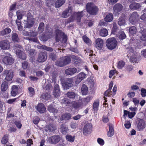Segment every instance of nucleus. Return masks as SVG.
<instances>
[{
    "mask_svg": "<svg viewBox=\"0 0 146 146\" xmlns=\"http://www.w3.org/2000/svg\"><path fill=\"white\" fill-rule=\"evenodd\" d=\"M140 7V4L139 3H133L129 5L130 8L132 10H135L138 9Z\"/></svg>",
    "mask_w": 146,
    "mask_h": 146,
    "instance_id": "e433bc0d",
    "label": "nucleus"
},
{
    "mask_svg": "<svg viewBox=\"0 0 146 146\" xmlns=\"http://www.w3.org/2000/svg\"><path fill=\"white\" fill-rule=\"evenodd\" d=\"M28 90L29 91V94L30 97H32L35 94V91L34 88L32 87H30L28 88Z\"/></svg>",
    "mask_w": 146,
    "mask_h": 146,
    "instance_id": "864d4df0",
    "label": "nucleus"
},
{
    "mask_svg": "<svg viewBox=\"0 0 146 146\" xmlns=\"http://www.w3.org/2000/svg\"><path fill=\"white\" fill-rule=\"evenodd\" d=\"M14 123L18 129H20L21 128L22 125L20 121H15Z\"/></svg>",
    "mask_w": 146,
    "mask_h": 146,
    "instance_id": "680f3d73",
    "label": "nucleus"
},
{
    "mask_svg": "<svg viewBox=\"0 0 146 146\" xmlns=\"http://www.w3.org/2000/svg\"><path fill=\"white\" fill-rule=\"evenodd\" d=\"M16 14L17 16V19L15 21H17L18 22L21 21V20L22 19L23 16L22 14L20 12L18 11H17Z\"/></svg>",
    "mask_w": 146,
    "mask_h": 146,
    "instance_id": "6e6d98bb",
    "label": "nucleus"
},
{
    "mask_svg": "<svg viewBox=\"0 0 146 146\" xmlns=\"http://www.w3.org/2000/svg\"><path fill=\"white\" fill-rule=\"evenodd\" d=\"M70 50L72 52H74L75 53L78 54L79 53V51L78 48L75 47L71 46L70 48Z\"/></svg>",
    "mask_w": 146,
    "mask_h": 146,
    "instance_id": "052dcab7",
    "label": "nucleus"
},
{
    "mask_svg": "<svg viewBox=\"0 0 146 146\" xmlns=\"http://www.w3.org/2000/svg\"><path fill=\"white\" fill-rule=\"evenodd\" d=\"M71 117V115L70 113H65L61 116L60 119L62 120H68L70 119Z\"/></svg>",
    "mask_w": 146,
    "mask_h": 146,
    "instance_id": "ea45409f",
    "label": "nucleus"
},
{
    "mask_svg": "<svg viewBox=\"0 0 146 146\" xmlns=\"http://www.w3.org/2000/svg\"><path fill=\"white\" fill-rule=\"evenodd\" d=\"M29 32V37H26V39L34 42H37L38 41L36 36L37 35V32L34 30H30Z\"/></svg>",
    "mask_w": 146,
    "mask_h": 146,
    "instance_id": "20e7f679",
    "label": "nucleus"
},
{
    "mask_svg": "<svg viewBox=\"0 0 146 146\" xmlns=\"http://www.w3.org/2000/svg\"><path fill=\"white\" fill-rule=\"evenodd\" d=\"M82 38L84 42L88 45H90L92 43V41L86 35L83 36Z\"/></svg>",
    "mask_w": 146,
    "mask_h": 146,
    "instance_id": "c03bdc74",
    "label": "nucleus"
},
{
    "mask_svg": "<svg viewBox=\"0 0 146 146\" xmlns=\"http://www.w3.org/2000/svg\"><path fill=\"white\" fill-rule=\"evenodd\" d=\"M40 97L46 100H48L51 98L50 96L47 93L42 94Z\"/></svg>",
    "mask_w": 146,
    "mask_h": 146,
    "instance_id": "de8ad7c7",
    "label": "nucleus"
},
{
    "mask_svg": "<svg viewBox=\"0 0 146 146\" xmlns=\"http://www.w3.org/2000/svg\"><path fill=\"white\" fill-rule=\"evenodd\" d=\"M48 110L50 112L56 113L58 112V110L55 108L53 105L50 104L48 107Z\"/></svg>",
    "mask_w": 146,
    "mask_h": 146,
    "instance_id": "72a5a7b5",
    "label": "nucleus"
},
{
    "mask_svg": "<svg viewBox=\"0 0 146 146\" xmlns=\"http://www.w3.org/2000/svg\"><path fill=\"white\" fill-rule=\"evenodd\" d=\"M60 129L61 133L64 134H66L67 132L68 127L65 124H63L61 125Z\"/></svg>",
    "mask_w": 146,
    "mask_h": 146,
    "instance_id": "a19ab883",
    "label": "nucleus"
},
{
    "mask_svg": "<svg viewBox=\"0 0 146 146\" xmlns=\"http://www.w3.org/2000/svg\"><path fill=\"white\" fill-rule=\"evenodd\" d=\"M36 108L37 110L40 113H44L46 109L44 104L41 103H39Z\"/></svg>",
    "mask_w": 146,
    "mask_h": 146,
    "instance_id": "6ab92c4d",
    "label": "nucleus"
},
{
    "mask_svg": "<svg viewBox=\"0 0 146 146\" xmlns=\"http://www.w3.org/2000/svg\"><path fill=\"white\" fill-rule=\"evenodd\" d=\"M11 90V95L14 97L16 96L18 92L19 88L17 86L13 85L12 87Z\"/></svg>",
    "mask_w": 146,
    "mask_h": 146,
    "instance_id": "5701e85b",
    "label": "nucleus"
},
{
    "mask_svg": "<svg viewBox=\"0 0 146 146\" xmlns=\"http://www.w3.org/2000/svg\"><path fill=\"white\" fill-rule=\"evenodd\" d=\"M137 29L135 26L131 27L129 29V33L132 35L135 34L137 31Z\"/></svg>",
    "mask_w": 146,
    "mask_h": 146,
    "instance_id": "603ef678",
    "label": "nucleus"
},
{
    "mask_svg": "<svg viewBox=\"0 0 146 146\" xmlns=\"http://www.w3.org/2000/svg\"><path fill=\"white\" fill-rule=\"evenodd\" d=\"M75 19V17L73 15H72L68 19L67 23H69L73 22Z\"/></svg>",
    "mask_w": 146,
    "mask_h": 146,
    "instance_id": "e2e57ef3",
    "label": "nucleus"
},
{
    "mask_svg": "<svg viewBox=\"0 0 146 146\" xmlns=\"http://www.w3.org/2000/svg\"><path fill=\"white\" fill-rule=\"evenodd\" d=\"M119 35H118L117 36L119 39L123 40L126 38V35L123 31H119Z\"/></svg>",
    "mask_w": 146,
    "mask_h": 146,
    "instance_id": "8fccbe9b",
    "label": "nucleus"
},
{
    "mask_svg": "<svg viewBox=\"0 0 146 146\" xmlns=\"http://www.w3.org/2000/svg\"><path fill=\"white\" fill-rule=\"evenodd\" d=\"M28 63L27 61L23 62L22 63V67L24 69H26L28 66Z\"/></svg>",
    "mask_w": 146,
    "mask_h": 146,
    "instance_id": "69168bd1",
    "label": "nucleus"
},
{
    "mask_svg": "<svg viewBox=\"0 0 146 146\" xmlns=\"http://www.w3.org/2000/svg\"><path fill=\"white\" fill-rule=\"evenodd\" d=\"M113 18V16L111 13H109L106 15L104 18V20L106 22H110L112 21Z\"/></svg>",
    "mask_w": 146,
    "mask_h": 146,
    "instance_id": "c85d7f7f",
    "label": "nucleus"
},
{
    "mask_svg": "<svg viewBox=\"0 0 146 146\" xmlns=\"http://www.w3.org/2000/svg\"><path fill=\"white\" fill-rule=\"evenodd\" d=\"M50 58L53 61L55 60L56 58V54L52 53L49 55Z\"/></svg>",
    "mask_w": 146,
    "mask_h": 146,
    "instance_id": "338daca9",
    "label": "nucleus"
},
{
    "mask_svg": "<svg viewBox=\"0 0 146 146\" xmlns=\"http://www.w3.org/2000/svg\"><path fill=\"white\" fill-rule=\"evenodd\" d=\"M93 97L91 96H87L86 98H83L81 101L82 104L84 106H86L92 100Z\"/></svg>",
    "mask_w": 146,
    "mask_h": 146,
    "instance_id": "b1692460",
    "label": "nucleus"
},
{
    "mask_svg": "<svg viewBox=\"0 0 146 146\" xmlns=\"http://www.w3.org/2000/svg\"><path fill=\"white\" fill-rule=\"evenodd\" d=\"M98 143L100 145H103L104 144V141L102 139L99 138L97 139Z\"/></svg>",
    "mask_w": 146,
    "mask_h": 146,
    "instance_id": "774afa93",
    "label": "nucleus"
},
{
    "mask_svg": "<svg viewBox=\"0 0 146 146\" xmlns=\"http://www.w3.org/2000/svg\"><path fill=\"white\" fill-rule=\"evenodd\" d=\"M35 22L34 18L27 17V19L25 25V27L28 28H31L33 26Z\"/></svg>",
    "mask_w": 146,
    "mask_h": 146,
    "instance_id": "9b49d317",
    "label": "nucleus"
},
{
    "mask_svg": "<svg viewBox=\"0 0 146 146\" xmlns=\"http://www.w3.org/2000/svg\"><path fill=\"white\" fill-rule=\"evenodd\" d=\"M109 127V130L107 132V135L109 137H111L114 134V130L113 125L110 123L108 124Z\"/></svg>",
    "mask_w": 146,
    "mask_h": 146,
    "instance_id": "412c9836",
    "label": "nucleus"
},
{
    "mask_svg": "<svg viewBox=\"0 0 146 146\" xmlns=\"http://www.w3.org/2000/svg\"><path fill=\"white\" fill-rule=\"evenodd\" d=\"M44 24L43 22H41L39 24L38 29V31L39 33H42L44 30Z\"/></svg>",
    "mask_w": 146,
    "mask_h": 146,
    "instance_id": "58836bf2",
    "label": "nucleus"
},
{
    "mask_svg": "<svg viewBox=\"0 0 146 146\" xmlns=\"http://www.w3.org/2000/svg\"><path fill=\"white\" fill-rule=\"evenodd\" d=\"M106 43L107 48L110 50L115 48L117 44V41L114 37L108 38L106 40Z\"/></svg>",
    "mask_w": 146,
    "mask_h": 146,
    "instance_id": "f03ea898",
    "label": "nucleus"
},
{
    "mask_svg": "<svg viewBox=\"0 0 146 146\" xmlns=\"http://www.w3.org/2000/svg\"><path fill=\"white\" fill-rule=\"evenodd\" d=\"M60 93L59 85L56 83H55L53 91V95L54 97L56 98H57L60 96Z\"/></svg>",
    "mask_w": 146,
    "mask_h": 146,
    "instance_id": "a211bd4d",
    "label": "nucleus"
},
{
    "mask_svg": "<svg viewBox=\"0 0 146 146\" xmlns=\"http://www.w3.org/2000/svg\"><path fill=\"white\" fill-rule=\"evenodd\" d=\"M10 46L9 44L5 40L0 41V47L1 49L4 50L8 49Z\"/></svg>",
    "mask_w": 146,
    "mask_h": 146,
    "instance_id": "2eb2a0df",
    "label": "nucleus"
},
{
    "mask_svg": "<svg viewBox=\"0 0 146 146\" xmlns=\"http://www.w3.org/2000/svg\"><path fill=\"white\" fill-rule=\"evenodd\" d=\"M104 44V42L103 40L100 38H98L95 41V45L96 47L99 50H100L102 48Z\"/></svg>",
    "mask_w": 146,
    "mask_h": 146,
    "instance_id": "4468645a",
    "label": "nucleus"
},
{
    "mask_svg": "<svg viewBox=\"0 0 146 146\" xmlns=\"http://www.w3.org/2000/svg\"><path fill=\"white\" fill-rule=\"evenodd\" d=\"M75 137L72 136L71 135H67L66 136V140L69 141L73 142L75 140Z\"/></svg>",
    "mask_w": 146,
    "mask_h": 146,
    "instance_id": "4d7b16f0",
    "label": "nucleus"
},
{
    "mask_svg": "<svg viewBox=\"0 0 146 146\" xmlns=\"http://www.w3.org/2000/svg\"><path fill=\"white\" fill-rule=\"evenodd\" d=\"M61 140V137L60 135H54L49 137L48 138V141L51 144H57Z\"/></svg>",
    "mask_w": 146,
    "mask_h": 146,
    "instance_id": "0eeeda50",
    "label": "nucleus"
},
{
    "mask_svg": "<svg viewBox=\"0 0 146 146\" xmlns=\"http://www.w3.org/2000/svg\"><path fill=\"white\" fill-rule=\"evenodd\" d=\"M17 54L19 56V57L23 60H25L26 58V55L23 53V52L20 50H18L16 52Z\"/></svg>",
    "mask_w": 146,
    "mask_h": 146,
    "instance_id": "bb28decb",
    "label": "nucleus"
},
{
    "mask_svg": "<svg viewBox=\"0 0 146 146\" xmlns=\"http://www.w3.org/2000/svg\"><path fill=\"white\" fill-rule=\"evenodd\" d=\"M86 76V74L83 72H81L79 73L75 81L76 84L77 85L79 84L81 81L85 78Z\"/></svg>",
    "mask_w": 146,
    "mask_h": 146,
    "instance_id": "ddd939ff",
    "label": "nucleus"
},
{
    "mask_svg": "<svg viewBox=\"0 0 146 146\" xmlns=\"http://www.w3.org/2000/svg\"><path fill=\"white\" fill-rule=\"evenodd\" d=\"M92 123H88L86 124L83 129V134L86 135L92 132Z\"/></svg>",
    "mask_w": 146,
    "mask_h": 146,
    "instance_id": "423d86ee",
    "label": "nucleus"
},
{
    "mask_svg": "<svg viewBox=\"0 0 146 146\" xmlns=\"http://www.w3.org/2000/svg\"><path fill=\"white\" fill-rule=\"evenodd\" d=\"M73 108L75 109H77L80 108H82L83 106L82 102H78L76 101H74L72 104Z\"/></svg>",
    "mask_w": 146,
    "mask_h": 146,
    "instance_id": "393cba45",
    "label": "nucleus"
},
{
    "mask_svg": "<svg viewBox=\"0 0 146 146\" xmlns=\"http://www.w3.org/2000/svg\"><path fill=\"white\" fill-rule=\"evenodd\" d=\"M118 29V27L117 23L115 22H114L113 24V27L111 30V34L114 35L116 34Z\"/></svg>",
    "mask_w": 146,
    "mask_h": 146,
    "instance_id": "c756f323",
    "label": "nucleus"
},
{
    "mask_svg": "<svg viewBox=\"0 0 146 146\" xmlns=\"http://www.w3.org/2000/svg\"><path fill=\"white\" fill-rule=\"evenodd\" d=\"M61 102L62 103L65 104L66 106L68 105L71 104L70 100L66 98H64L62 100Z\"/></svg>",
    "mask_w": 146,
    "mask_h": 146,
    "instance_id": "5fc2aeb1",
    "label": "nucleus"
},
{
    "mask_svg": "<svg viewBox=\"0 0 146 146\" xmlns=\"http://www.w3.org/2000/svg\"><path fill=\"white\" fill-rule=\"evenodd\" d=\"M16 24L17 25L18 30L19 31H21L23 29V27L21 25V21L18 22L17 21H15Z\"/></svg>",
    "mask_w": 146,
    "mask_h": 146,
    "instance_id": "13d9d810",
    "label": "nucleus"
},
{
    "mask_svg": "<svg viewBox=\"0 0 146 146\" xmlns=\"http://www.w3.org/2000/svg\"><path fill=\"white\" fill-rule=\"evenodd\" d=\"M65 0H57L55 2V6L56 8H59L65 3Z\"/></svg>",
    "mask_w": 146,
    "mask_h": 146,
    "instance_id": "f704fd0d",
    "label": "nucleus"
},
{
    "mask_svg": "<svg viewBox=\"0 0 146 146\" xmlns=\"http://www.w3.org/2000/svg\"><path fill=\"white\" fill-rule=\"evenodd\" d=\"M99 105V100L94 101L92 107L94 111L97 112L98 110Z\"/></svg>",
    "mask_w": 146,
    "mask_h": 146,
    "instance_id": "4c0bfd02",
    "label": "nucleus"
},
{
    "mask_svg": "<svg viewBox=\"0 0 146 146\" xmlns=\"http://www.w3.org/2000/svg\"><path fill=\"white\" fill-rule=\"evenodd\" d=\"M55 32L56 34V42H58L60 41L61 37L64 35L65 34L64 33L58 29H56L55 31Z\"/></svg>",
    "mask_w": 146,
    "mask_h": 146,
    "instance_id": "f8f14e48",
    "label": "nucleus"
},
{
    "mask_svg": "<svg viewBox=\"0 0 146 146\" xmlns=\"http://www.w3.org/2000/svg\"><path fill=\"white\" fill-rule=\"evenodd\" d=\"M8 83L5 81L3 82L1 85V89L3 92L6 91L8 88Z\"/></svg>",
    "mask_w": 146,
    "mask_h": 146,
    "instance_id": "79ce46f5",
    "label": "nucleus"
},
{
    "mask_svg": "<svg viewBox=\"0 0 146 146\" xmlns=\"http://www.w3.org/2000/svg\"><path fill=\"white\" fill-rule=\"evenodd\" d=\"M47 57L46 53L44 52H41L38 55L37 60L39 62H43L47 59Z\"/></svg>",
    "mask_w": 146,
    "mask_h": 146,
    "instance_id": "9d476101",
    "label": "nucleus"
},
{
    "mask_svg": "<svg viewBox=\"0 0 146 146\" xmlns=\"http://www.w3.org/2000/svg\"><path fill=\"white\" fill-rule=\"evenodd\" d=\"M62 57L65 65L70 63L71 60L70 57L68 56H64Z\"/></svg>",
    "mask_w": 146,
    "mask_h": 146,
    "instance_id": "37998d69",
    "label": "nucleus"
},
{
    "mask_svg": "<svg viewBox=\"0 0 146 146\" xmlns=\"http://www.w3.org/2000/svg\"><path fill=\"white\" fill-rule=\"evenodd\" d=\"M81 90L82 95H86L88 92V88L85 84H83L82 85Z\"/></svg>",
    "mask_w": 146,
    "mask_h": 146,
    "instance_id": "473e14b6",
    "label": "nucleus"
},
{
    "mask_svg": "<svg viewBox=\"0 0 146 146\" xmlns=\"http://www.w3.org/2000/svg\"><path fill=\"white\" fill-rule=\"evenodd\" d=\"M11 32V29L7 27L3 30L0 31V36H4L10 33Z\"/></svg>",
    "mask_w": 146,
    "mask_h": 146,
    "instance_id": "7c9ffc66",
    "label": "nucleus"
},
{
    "mask_svg": "<svg viewBox=\"0 0 146 146\" xmlns=\"http://www.w3.org/2000/svg\"><path fill=\"white\" fill-rule=\"evenodd\" d=\"M123 7V6L121 4L117 3L114 5L113 11L114 12L119 14V12L122 10Z\"/></svg>",
    "mask_w": 146,
    "mask_h": 146,
    "instance_id": "f3484780",
    "label": "nucleus"
},
{
    "mask_svg": "<svg viewBox=\"0 0 146 146\" xmlns=\"http://www.w3.org/2000/svg\"><path fill=\"white\" fill-rule=\"evenodd\" d=\"M113 84V82L111 81L109 84L108 89L104 93V95L106 96H108L110 92H111V90Z\"/></svg>",
    "mask_w": 146,
    "mask_h": 146,
    "instance_id": "2f4dec72",
    "label": "nucleus"
},
{
    "mask_svg": "<svg viewBox=\"0 0 146 146\" xmlns=\"http://www.w3.org/2000/svg\"><path fill=\"white\" fill-rule=\"evenodd\" d=\"M56 65L60 67H63L65 66L62 57L61 58L57 61L56 62Z\"/></svg>",
    "mask_w": 146,
    "mask_h": 146,
    "instance_id": "a18cd8bd",
    "label": "nucleus"
},
{
    "mask_svg": "<svg viewBox=\"0 0 146 146\" xmlns=\"http://www.w3.org/2000/svg\"><path fill=\"white\" fill-rule=\"evenodd\" d=\"M77 71V69L75 68H70L66 69L65 71V73L66 75H72Z\"/></svg>",
    "mask_w": 146,
    "mask_h": 146,
    "instance_id": "aec40b11",
    "label": "nucleus"
},
{
    "mask_svg": "<svg viewBox=\"0 0 146 146\" xmlns=\"http://www.w3.org/2000/svg\"><path fill=\"white\" fill-rule=\"evenodd\" d=\"M141 95L143 97H145L146 96V89L142 88L141 90Z\"/></svg>",
    "mask_w": 146,
    "mask_h": 146,
    "instance_id": "0e129e2a",
    "label": "nucleus"
},
{
    "mask_svg": "<svg viewBox=\"0 0 146 146\" xmlns=\"http://www.w3.org/2000/svg\"><path fill=\"white\" fill-rule=\"evenodd\" d=\"M146 127V123L143 119H140L138 121L137 129L138 131H142Z\"/></svg>",
    "mask_w": 146,
    "mask_h": 146,
    "instance_id": "6e6552de",
    "label": "nucleus"
},
{
    "mask_svg": "<svg viewBox=\"0 0 146 146\" xmlns=\"http://www.w3.org/2000/svg\"><path fill=\"white\" fill-rule=\"evenodd\" d=\"M3 75L6 76L5 78V80L9 81L12 80L14 75V73L12 70H5L3 71Z\"/></svg>",
    "mask_w": 146,
    "mask_h": 146,
    "instance_id": "39448f33",
    "label": "nucleus"
},
{
    "mask_svg": "<svg viewBox=\"0 0 146 146\" xmlns=\"http://www.w3.org/2000/svg\"><path fill=\"white\" fill-rule=\"evenodd\" d=\"M108 31L106 29H102L100 31V35L102 36L105 37L108 35Z\"/></svg>",
    "mask_w": 146,
    "mask_h": 146,
    "instance_id": "c9c22d12",
    "label": "nucleus"
},
{
    "mask_svg": "<svg viewBox=\"0 0 146 146\" xmlns=\"http://www.w3.org/2000/svg\"><path fill=\"white\" fill-rule=\"evenodd\" d=\"M83 11H82L75 13L76 17V20L78 22L80 23L81 22V18L83 16Z\"/></svg>",
    "mask_w": 146,
    "mask_h": 146,
    "instance_id": "cd10ccee",
    "label": "nucleus"
},
{
    "mask_svg": "<svg viewBox=\"0 0 146 146\" xmlns=\"http://www.w3.org/2000/svg\"><path fill=\"white\" fill-rule=\"evenodd\" d=\"M74 82L73 78H68L64 82H62V85L64 89L67 90L73 86Z\"/></svg>",
    "mask_w": 146,
    "mask_h": 146,
    "instance_id": "7ed1b4c3",
    "label": "nucleus"
},
{
    "mask_svg": "<svg viewBox=\"0 0 146 146\" xmlns=\"http://www.w3.org/2000/svg\"><path fill=\"white\" fill-rule=\"evenodd\" d=\"M8 141V135L7 134L5 135L3 137L1 142L2 144H6Z\"/></svg>",
    "mask_w": 146,
    "mask_h": 146,
    "instance_id": "09e8293b",
    "label": "nucleus"
},
{
    "mask_svg": "<svg viewBox=\"0 0 146 146\" xmlns=\"http://www.w3.org/2000/svg\"><path fill=\"white\" fill-rule=\"evenodd\" d=\"M139 17V16L137 12H133L131 14L129 18L130 21L132 24H134Z\"/></svg>",
    "mask_w": 146,
    "mask_h": 146,
    "instance_id": "dca6fc26",
    "label": "nucleus"
},
{
    "mask_svg": "<svg viewBox=\"0 0 146 146\" xmlns=\"http://www.w3.org/2000/svg\"><path fill=\"white\" fill-rule=\"evenodd\" d=\"M67 96L70 99H74L76 96L75 93L73 92L69 91L66 94Z\"/></svg>",
    "mask_w": 146,
    "mask_h": 146,
    "instance_id": "49530a36",
    "label": "nucleus"
},
{
    "mask_svg": "<svg viewBox=\"0 0 146 146\" xmlns=\"http://www.w3.org/2000/svg\"><path fill=\"white\" fill-rule=\"evenodd\" d=\"M71 58L73 60V61L76 63H78L80 62V58L78 56L72 55Z\"/></svg>",
    "mask_w": 146,
    "mask_h": 146,
    "instance_id": "3c124183",
    "label": "nucleus"
},
{
    "mask_svg": "<svg viewBox=\"0 0 146 146\" xmlns=\"http://www.w3.org/2000/svg\"><path fill=\"white\" fill-rule=\"evenodd\" d=\"M11 38L12 41L14 43H18L20 42V39L17 34L14 32L13 31L12 32Z\"/></svg>",
    "mask_w": 146,
    "mask_h": 146,
    "instance_id": "4be33fe9",
    "label": "nucleus"
},
{
    "mask_svg": "<svg viewBox=\"0 0 146 146\" xmlns=\"http://www.w3.org/2000/svg\"><path fill=\"white\" fill-rule=\"evenodd\" d=\"M125 23V15H122L119 17L118 22V25L120 26L124 25Z\"/></svg>",
    "mask_w": 146,
    "mask_h": 146,
    "instance_id": "a878e982",
    "label": "nucleus"
},
{
    "mask_svg": "<svg viewBox=\"0 0 146 146\" xmlns=\"http://www.w3.org/2000/svg\"><path fill=\"white\" fill-rule=\"evenodd\" d=\"M3 62L7 65H11L13 64L14 59L9 56H6L2 58Z\"/></svg>",
    "mask_w": 146,
    "mask_h": 146,
    "instance_id": "1a4fd4ad",
    "label": "nucleus"
},
{
    "mask_svg": "<svg viewBox=\"0 0 146 146\" xmlns=\"http://www.w3.org/2000/svg\"><path fill=\"white\" fill-rule=\"evenodd\" d=\"M125 65V63L122 60L120 61L118 64V68H119L121 69Z\"/></svg>",
    "mask_w": 146,
    "mask_h": 146,
    "instance_id": "bf43d9fd",
    "label": "nucleus"
},
{
    "mask_svg": "<svg viewBox=\"0 0 146 146\" xmlns=\"http://www.w3.org/2000/svg\"><path fill=\"white\" fill-rule=\"evenodd\" d=\"M87 12L91 15H95L97 14L99 9L98 6L93 3H88L86 5Z\"/></svg>",
    "mask_w": 146,
    "mask_h": 146,
    "instance_id": "f257e3e1",
    "label": "nucleus"
}]
</instances>
